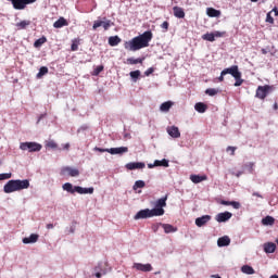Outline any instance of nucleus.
I'll list each match as a JSON object with an SVG mask.
<instances>
[{
  "label": "nucleus",
  "mask_w": 278,
  "mask_h": 278,
  "mask_svg": "<svg viewBox=\"0 0 278 278\" xmlns=\"http://www.w3.org/2000/svg\"><path fill=\"white\" fill-rule=\"evenodd\" d=\"M162 227H163L165 233H175V231H177V228H175L170 224H162Z\"/></svg>",
  "instance_id": "obj_27"
},
{
  "label": "nucleus",
  "mask_w": 278,
  "mask_h": 278,
  "mask_svg": "<svg viewBox=\"0 0 278 278\" xmlns=\"http://www.w3.org/2000/svg\"><path fill=\"white\" fill-rule=\"evenodd\" d=\"M109 45H110V47H118V45H121V37L111 36L109 38Z\"/></svg>",
  "instance_id": "obj_24"
},
{
  "label": "nucleus",
  "mask_w": 278,
  "mask_h": 278,
  "mask_svg": "<svg viewBox=\"0 0 278 278\" xmlns=\"http://www.w3.org/2000/svg\"><path fill=\"white\" fill-rule=\"evenodd\" d=\"M147 165L142 162H130L126 164L127 170H136V169H142Z\"/></svg>",
  "instance_id": "obj_12"
},
{
  "label": "nucleus",
  "mask_w": 278,
  "mask_h": 278,
  "mask_svg": "<svg viewBox=\"0 0 278 278\" xmlns=\"http://www.w3.org/2000/svg\"><path fill=\"white\" fill-rule=\"evenodd\" d=\"M151 40H153V33L151 30H147L131 40L125 41L124 48L126 51H140V49L149 47Z\"/></svg>",
  "instance_id": "obj_1"
},
{
  "label": "nucleus",
  "mask_w": 278,
  "mask_h": 278,
  "mask_svg": "<svg viewBox=\"0 0 278 278\" xmlns=\"http://www.w3.org/2000/svg\"><path fill=\"white\" fill-rule=\"evenodd\" d=\"M101 25H103V21H94L92 29H99V27H101Z\"/></svg>",
  "instance_id": "obj_47"
},
{
  "label": "nucleus",
  "mask_w": 278,
  "mask_h": 278,
  "mask_svg": "<svg viewBox=\"0 0 278 278\" xmlns=\"http://www.w3.org/2000/svg\"><path fill=\"white\" fill-rule=\"evenodd\" d=\"M174 103L172 101L163 102L160 106L161 112H169L173 108Z\"/></svg>",
  "instance_id": "obj_26"
},
{
  "label": "nucleus",
  "mask_w": 278,
  "mask_h": 278,
  "mask_svg": "<svg viewBox=\"0 0 278 278\" xmlns=\"http://www.w3.org/2000/svg\"><path fill=\"white\" fill-rule=\"evenodd\" d=\"M153 216H164V210H161V208L141 210L135 215L134 219L135 220H140V219H144V218H153Z\"/></svg>",
  "instance_id": "obj_4"
},
{
  "label": "nucleus",
  "mask_w": 278,
  "mask_h": 278,
  "mask_svg": "<svg viewBox=\"0 0 278 278\" xmlns=\"http://www.w3.org/2000/svg\"><path fill=\"white\" fill-rule=\"evenodd\" d=\"M231 216H233V214L226 211L224 213H218L215 217V220H217V223H227Z\"/></svg>",
  "instance_id": "obj_10"
},
{
  "label": "nucleus",
  "mask_w": 278,
  "mask_h": 278,
  "mask_svg": "<svg viewBox=\"0 0 278 278\" xmlns=\"http://www.w3.org/2000/svg\"><path fill=\"white\" fill-rule=\"evenodd\" d=\"M63 149H66L68 151V149H71V144L66 143Z\"/></svg>",
  "instance_id": "obj_57"
},
{
  "label": "nucleus",
  "mask_w": 278,
  "mask_h": 278,
  "mask_svg": "<svg viewBox=\"0 0 278 278\" xmlns=\"http://www.w3.org/2000/svg\"><path fill=\"white\" fill-rule=\"evenodd\" d=\"M167 134L172 138H181V132L179 131V128L177 126L167 127Z\"/></svg>",
  "instance_id": "obj_14"
},
{
  "label": "nucleus",
  "mask_w": 278,
  "mask_h": 278,
  "mask_svg": "<svg viewBox=\"0 0 278 278\" xmlns=\"http://www.w3.org/2000/svg\"><path fill=\"white\" fill-rule=\"evenodd\" d=\"M43 117H45V115H40L38 118V123H39V121H42Z\"/></svg>",
  "instance_id": "obj_63"
},
{
  "label": "nucleus",
  "mask_w": 278,
  "mask_h": 278,
  "mask_svg": "<svg viewBox=\"0 0 278 278\" xmlns=\"http://www.w3.org/2000/svg\"><path fill=\"white\" fill-rule=\"evenodd\" d=\"M206 14L207 16H210L211 18H218V16H220V11L216 10L214 8H207L206 9Z\"/></svg>",
  "instance_id": "obj_22"
},
{
  "label": "nucleus",
  "mask_w": 278,
  "mask_h": 278,
  "mask_svg": "<svg viewBox=\"0 0 278 278\" xmlns=\"http://www.w3.org/2000/svg\"><path fill=\"white\" fill-rule=\"evenodd\" d=\"M154 166H164L165 168H168V160L163 159L162 161L156 160L154 161Z\"/></svg>",
  "instance_id": "obj_38"
},
{
  "label": "nucleus",
  "mask_w": 278,
  "mask_h": 278,
  "mask_svg": "<svg viewBox=\"0 0 278 278\" xmlns=\"http://www.w3.org/2000/svg\"><path fill=\"white\" fill-rule=\"evenodd\" d=\"M271 13L268 12L266 15V23H269L270 25H275V18H273V15H270Z\"/></svg>",
  "instance_id": "obj_45"
},
{
  "label": "nucleus",
  "mask_w": 278,
  "mask_h": 278,
  "mask_svg": "<svg viewBox=\"0 0 278 278\" xmlns=\"http://www.w3.org/2000/svg\"><path fill=\"white\" fill-rule=\"evenodd\" d=\"M77 192L78 194H93L94 193V188H83L80 186H75L74 187V193Z\"/></svg>",
  "instance_id": "obj_11"
},
{
  "label": "nucleus",
  "mask_w": 278,
  "mask_h": 278,
  "mask_svg": "<svg viewBox=\"0 0 278 278\" xmlns=\"http://www.w3.org/2000/svg\"><path fill=\"white\" fill-rule=\"evenodd\" d=\"M218 92H220V90L216 88H208L205 90V94H208V97H216Z\"/></svg>",
  "instance_id": "obj_37"
},
{
  "label": "nucleus",
  "mask_w": 278,
  "mask_h": 278,
  "mask_svg": "<svg viewBox=\"0 0 278 278\" xmlns=\"http://www.w3.org/2000/svg\"><path fill=\"white\" fill-rule=\"evenodd\" d=\"M49 73V67L47 66H42L40 67L38 74H37V79H42V77H45V75H47Z\"/></svg>",
  "instance_id": "obj_33"
},
{
  "label": "nucleus",
  "mask_w": 278,
  "mask_h": 278,
  "mask_svg": "<svg viewBox=\"0 0 278 278\" xmlns=\"http://www.w3.org/2000/svg\"><path fill=\"white\" fill-rule=\"evenodd\" d=\"M214 38H225L227 36V31H220V30H215L213 31Z\"/></svg>",
  "instance_id": "obj_40"
},
{
  "label": "nucleus",
  "mask_w": 278,
  "mask_h": 278,
  "mask_svg": "<svg viewBox=\"0 0 278 278\" xmlns=\"http://www.w3.org/2000/svg\"><path fill=\"white\" fill-rule=\"evenodd\" d=\"M269 278H278V275H271Z\"/></svg>",
  "instance_id": "obj_64"
},
{
  "label": "nucleus",
  "mask_w": 278,
  "mask_h": 278,
  "mask_svg": "<svg viewBox=\"0 0 278 278\" xmlns=\"http://www.w3.org/2000/svg\"><path fill=\"white\" fill-rule=\"evenodd\" d=\"M38 238H39V236L37 233H31L29 237H25L23 239V243L24 244H34V243L38 242Z\"/></svg>",
  "instance_id": "obj_18"
},
{
  "label": "nucleus",
  "mask_w": 278,
  "mask_h": 278,
  "mask_svg": "<svg viewBox=\"0 0 278 278\" xmlns=\"http://www.w3.org/2000/svg\"><path fill=\"white\" fill-rule=\"evenodd\" d=\"M218 81H225V75H223V72L220 73V76L218 77Z\"/></svg>",
  "instance_id": "obj_55"
},
{
  "label": "nucleus",
  "mask_w": 278,
  "mask_h": 278,
  "mask_svg": "<svg viewBox=\"0 0 278 278\" xmlns=\"http://www.w3.org/2000/svg\"><path fill=\"white\" fill-rule=\"evenodd\" d=\"M144 186H147L144 180H137L132 187V190H138V188H144Z\"/></svg>",
  "instance_id": "obj_39"
},
{
  "label": "nucleus",
  "mask_w": 278,
  "mask_h": 278,
  "mask_svg": "<svg viewBox=\"0 0 278 278\" xmlns=\"http://www.w3.org/2000/svg\"><path fill=\"white\" fill-rule=\"evenodd\" d=\"M211 278H222L219 275H212Z\"/></svg>",
  "instance_id": "obj_60"
},
{
  "label": "nucleus",
  "mask_w": 278,
  "mask_h": 278,
  "mask_svg": "<svg viewBox=\"0 0 278 278\" xmlns=\"http://www.w3.org/2000/svg\"><path fill=\"white\" fill-rule=\"evenodd\" d=\"M241 271L244 273V275H255V269L249 265H243Z\"/></svg>",
  "instance_id": "obj_29"
},
{
  "label": "nucleus",
  "mask_w": 278,
  "mask_h": 278,
  "mask_svg": "<svg viewBox=\"0 0 278 278\" xmlns=\"http://www.w3.org/2000/svg\"><path fill=\"white\" fill-rule=\"evenodd\" d=\"M262 224L273 226L275 225V217L266 216L265 218L262 219Z\"/></svg>",
  "instance_id": "obj_35"
},
{
  "label": "nucleus",
  "mask_w": 278,
  "mask_h": 278,
  "mask_svg": "<svg viewBox=\"0 0 278 278\" xmlns=\"http://www.w3.org/2000/svg\"><path fill=\"white\" fill-rule=\"evenodd\" d=\"M202 40H206L207 42H214L216 39L214 37V33H206L202 35Z\"/></svg>",
  "instance_id": "obj_34"
},
{
  "label": "nucleus",
  "mask_w": 278,
  "mask_h": 278,
  "mask_svg": "<svg viewBox=\"0 0 278 278\" xmlns=\"http://www.w3.org/2000/svg\"><path fill=\"white\" fill-rule=\"evenodd\" d=\"M190 180L192 181V184H201V181H207V176L206 175H191L190 176Z\"/></svg>",
  "instance_id": "obj_19"
},
{
  "label": "nucleus",
  "mask_w": 278,
  "mask_h": 278,
  "mask_svg": "<svg viewBox=\"0 0 278 278\" xmlns=\"http://www.w3.org/2000/svg\"><path fill=\"white\" fill-rule=\"evenodd\" d=\"M102 25H103L102 26L103 29L105 31H108V29H110L112 27V25H114V24L112 23V21L108 20V21H102Z\"/></svg>",
  "instance_id": "obj_42"
},
{
  "label": "nucleus",
  "mask_w": 278,
  "mask_h": 278,
  "mask_svg": "<svg viewBox=\"0 0 278 278\" xmlns=\"http://www.w3.org/2000/svg\"><path fill=\"white\" fill-rule=\"evenodd\" d=\"M29 25H31V22L24 20L17 24H15V27H17V29H27V27H29Z\"/></svg>",
  "instance_id": "obj_28"
},
{
  "label": "nucleus",
  "mask_w": 278,
  "mask_h": 278,
  "mask_svg": "<svg viewBox=\"0 0 278 278\" xmlns=\"http://www.w3.org/2000/svg\"><path fill=\"white\" fill-rule=\"evenodd\" d=\"M12 3L14 10H25L28 5L36 3L38 0H8Z\"/></svg>",
  "instance_id": "obj_6"
},
{
  "label": "nucleus",
  "mask_w": 278,
  "mask_h": 278,
  "mask_svg": "<svg viewBox=\"0 0 278 278\" xmlns=\"http://www.w3.org/2000/svg\"><path fill=\"white\" fill-rule=\"evenodd\" d=\"M142 62H144V58H142V59L128 58V59L126 60V64H130V65H134V64H142Z\"/></svg>",
  "instance_id": "obj_31"
},
{
  "label": "nucleus",
  "mask_w": 278,
  "mask_h": 278,
  "mask_svg": "<svg viewBox=\"0 0 278 278\" xmlns=\"http://www.w3.org/2000/svg\"><path fill=\"white\" fill-rule=\"evenodd\" d=\"M230 205H231L235 210H240V207H241L240 202H236V201H231Z\"/></svg>",
  "instance_id": "obj_49"
},
{
  "label": "nucleus",
  "mask_w": 278,
  "mask_h": 278,
  "mask_svg": "<svg viewBox=\"0 0 278 278\" xmlns=\"http://www.w3.org/2000/svg\"><path fill=\"white\" fill-rule=\"evenodd\" d=\"M132 268H135L136 270H140L141 273H151V270H153V266H151V264H142V263H135L132 265Z\"/></svg>",
  "instance_id": "obj_9"
},
{
  "label": "nucleus",
  "mask_w": 278,
  "mask_h": 278,
  "mask_svg": "<svg viewBox=\"0 0 278 278\" xmlns=\"http://www.w3.org/2000/svg\"><path fill=\"white\" fill-rule=\"evenodd\" d=\"M273 87H270V85H265V86H258L256 89V99H261L262 101H264V99H266V97H268V92H270Z\"/></svg>",
  "instance_id": "obj_7"
},
{
  "label": "nucleus",
  "mask_w": 278,
  "mask_h": 278,
  "mask_svg": "<svg viewBox=\"0 0 278 278\" xmlns=\"http://www.w3.org/2000/svg\"><path fill=\"white\" fill-rule=\"evenodd\" d=\"M276 250H277V244L273 242H267L264 244L265 253H275Z\"/></svg>",
  "instance_id": "obj_23"
},
{
  "label": "nucleus",
  "mask_w": 278,
  "mask_h": 278,
  "mask_svg": "<svg viewBox=\"0 0 278 278\" xmlns=\"http://www.w3.org/2000/svg\"><path fill=\"white\" fill-rule=\"evenodd\" d=\"M173 12L176 18H186V12L181 9V7H174Z\"/></svg>",
  "instance_id": "obj_20"
},
{
  "label": "nucleus",
  "mask_w": 278,
  "mask_h": 278,
  "mask_svg": "<svg viewBox=\"0 0 278 278\" xmlns=\"http://www.w3.org/2000/svg\"><path fill=\"white\" fill-rule=\"evenodd\" d=\"M231 244V239L228 236H224L217 240L218 247H229Z\"/></svg>",
  "instance_id": "obj_21"
},
{
  "label": "nucleus",
  "mask_w": 278,
  "mask_h": 278,
  "mask_svg": "<svg viewBox=\"0 0 278 278\" xmlns=\"http://www.w3.org/2000/svg\"><path fill=\"white\" fill-rule=\"evenodd\" d=\"M211 220H212V216L204 215V216L198 217L195 219V225H197V227H203V226L207 225V223H210Z\"/></svg>",
  "instance_id": "obj_13"
},
{
  "label": "nucleus",
  "mask_w": 278,
  "mask_h": 278,
  "mask_svg": "<svg viewBox=\"0 0 278 278\" xmlns=\"http://www.w3.org/2000/svg\"><path fill=\"white\" fill-rule=\"evenodd\" d=\"M128 151H129V148H127V147L109 149V153H111V155H121L123 153H127Z\"/></svg>",
  "instance_id": "obj_15"
},
{
  "label": "nucleus",
  "mask_w": 278,
  "mask_h": 278,
  "mask_svg": "<svg viewBox=\"0 0 278 278\" xmlns=\"http://www.w3.org/2000/svg\"><path fill=\"white\" fill-rule=\"evenodd\" d=\"M55 29H62V27H68V21L64 17H60L56 22L53 23Z\"/></svg>",
  "instance_id": "obj_17"
},
{
  "label": "nucleus",
  "mask_w": 278,
  "mask_h": 278,
  "mask_svg": "<svg viewBox=\"0 0 278 278\" xmlns=\"http://www.w3.org/2000/svg\"><path fill=\"white\" fill-rule=\"evenodd\" d=\"M222 75H231L235 78V87L238 88L244 84L242 79V72L238 68V65H232L222 71Z\"/></svg>",
  "instance_id": "obj_3"
},
{
  "label": "nucleus",
  "mask_w": 278,
  "mask_h": 278,
  "mask_svg": "<svg viewBox=\"0 0 278 278\" xmlns=\"http://www.w3.org/2000/svg\"><path fill=\"white\" fill-rule=\"evenodd\" d=\"M194 110L197 112H199L200 114H203L207 110V105H205V103H203V102H198L194 105Z\"/></svg>",
  "instance_id": "obj_25"
},
{
  "label": "nucleus",
  "mask_w": 278,
  "mask_h": 278,
  "mask_svg": "<svg viewBox=\"0 0 278 278\" xmlns=\"http://www.w3.org/2000/svg\"><path fill=\"white\" fill-rule=\"evenodd\" d=\"M20 149L21 151H29V153H36L38 151H42V144L38 142L26 141L20 144Z\"/></svg>",
  "instance_id": "obj_5"
},
{
  "label": "nucleus",
  "mask_w": 278,
  "mask_h": 278,
  "mask_svg": "<svg viewBox=\"0 0 278 278\" xmlns=\"http://www.w3.org/2000/svg\"><path fill=\"white\" fill-rule=\"evenodd\" d=\"M45 42H47V37H45V36H42L41 38L37 39V40L34 42L35 49H40V47L43 46Z\"/></svg>",
  "instance_id": "obj_32"
},
{
  "label": "nucleus",
  "mask_w": 278,
  "mask_h": 278,
  "mask_svg": "<svg viewBox=\"0 0 278 278\" xmlns=\"http://www.w3.org/2000/svg\"><path fill=\"white\" fill-rule=\"evenodd\" d=\"M79 38H75L72 40V46H71V49L72 51H79Z\"/></svg>",
  "instance_id": "obj_36"
},
{
  "label": "nucleus",
  "mask_w": 278,
  "mask_h": 278,
  "mask_svg": "<svg viewBox=\"0 0 278 278\" xmlns=\"http://www.w3.org/2000/svg\"><path fill=\"white\" fill-rule=\"evenodd\" d=\"M63 190H65V192H70L71 194H75V187H73V184L71 182H65L63 185Z\"/></svg>",
  "instance_id": "obj_30"
},
{
  "label": "nucleus",
  "mask_w": 278,
  "mask_h": 278,
  "mask_svg": "<svg viewBox=\"0 0 278 278\" xmlns=\"http://www.w3.org/2000/svg\"><path fill=\"white\" fill-rule=\"evenodd\" d=\"M61 175H68V177H79V169L65 166L61 169Z\"/></svg>",
  "instance_id": "obj_8"
},
{
  "label": "nucleus",
  "mask_w": 278,
  "mask_h": 278,
  "mask_svg": "<svg viewBox=\"0 0 278 278\" xmlns=\"http://www.w3.org/2000/svg\"><path fill=\"white\" fill-rule=\"evenodd\" d=\"M236 147H231V146H229L227 149H226V151H230L231 153H230V155H236Z\"/></svg>",
  "instance_id": "obj_51"
},
{
  "label": "nucleus",
  "mask_w": 278,
  "mask_h": 278,
  "mask_svg": "<svg viewBox=\"0 0 278 278\" xmlns=\"http://www.w3.org/2000/svg\"><path fill=\"white\" fill-rule=\"evenodd\" d=\"M155 164H148V168H153Z\"/></svg>",
  "instance_id": "obj_61"
},
{
  "label": "nucleus",
  "mask_w": 278,
  "mask_h": 278,
  "mask_svg": "<svg viewBox=\"0 0 278 278\" xmlns=\"http://www.w3.org/2000/svg\"><path fill=\"white\" fill-rule=\"evenodd\" d=\"M12 178V174L11 173H7V174H0V181H3L5 179H11Z\"/></svg>",
  "instance_id": "obj_46"
},
{
  "label": "nucleus",
  "mask_w": 278,
  "mask_h": 278,
  "mask_svg": "<svg viewBox=\"0 0 278 278\" xmlns=\"http://www.w3.org/2000/svg\"><path fill=\"white\" fill-rule=\"evenodd\" d=\"M130 77L134 79V81H138V78L140 77V70L130 72Z\"/></svg>",
  "instance_id": "obj_41"
},
{
  "label": "nucleus",
  "mask_w": 278,
  "mask_h": 278,
  "mask_svg": "<svg viewBox=\"0 0 278 278\" xmlns=\"http://www.w3.org/2000/svg\"><path fill=\"white\" fill-rule=\"evenodd\" d=\"M166 201H168V195H165L164 198L159 199L155 202V207L152 210H164V207H166Z\"/></svg>",
  "instance_id": "obj_16"
},
{
  "label": "nucleus",
  "mask_w": 278,
  "mask_h": 278,
  "mask_svg": "<svg viewBox=\"0 0 278 278\" xmlns=\"http://www.w3.org/2000/svg\"><path fill=\"white\" fill-rule=\"evenodd\" d=\"M274 110H275V111L278 110V104H277V102L274 103Z\"/></svg>",
  "instance_id": "obj_59"
},
{
  "label": "nucleus",
  "mask_w": 278,
  "mask_h": 278,
  "mask_svg": "<svg viewBox=\"0 0 278 278\" xmlns=\"http://www.w3.org/2000/svg\"><path fill=\"white\" fill-rule=\"evenodd\" d=\"M97 278H101V273H96Z\"/></svg>",
  "instance_id": "obj_62"
},
{
  "label": "nucleus",
  "mask_w": 278,
  "mask_h": 278,
  "mask_svg": "<svg viewBox=\"0 0 278 278\" xmlns=\"http://www.w3.org/2000/svg\"><path fill=\"white\" fill-rule=\"evenodd\" d=\"M220 205H231V201L222 200Z\"/></svg>",
  "instance_id": "obj_53"
},
{
  "label": "nucleus",
  "mask_w": 278,
  "mask_h": 278,
  "mask_svg": "<svg viewBox=\"0 0 278 278\" xmlns=\"http://www.w3.org/2000/svg\"><path fill=\"white\" fill-rule=\"evenodd\" d=\"M94 151H99V153H110V149H103L99 147H96Z\"/></svg>",
  "instance_id": "obj_48"
},
{
  "label": "nucleus",
  "mask_w": 278,
  "mask_h": 278,
  "mask_svg": "<svg viewBox=\"0 0 278 278\" xmlns=\"http://www.w3.org/2000/svg\"><path fill=\"white\" fill-rule=\"evenodd\" d=\"M154 71H155V70H154L153 67L148 68V70L144 72L146 77H149V75H153Z\"/></svg>",
  "instance_id": "obj_52"
},
{
  "label": "nucleus",
  "mask_w": 278,
  "mask_h": 278,
  "mask_svg": "<svg viewBox=\"0 0 278 278\" xmlns=\"http://www.w3.org/2000/svg\"><path fill=\"white\" fill-rule=\"evenodd\" d=\"M47 229H53V224H48Z\"/></svg>",
  "instance_id": "obj_58"
},
{
  "label": "nucleus",
  "mask_w": 278,
  "mask_h": 278,
  "mask_svg": "<svg viewBox=\"0 0 278 278\" xmlns=\"http://www.w3.org/2000/svg\"><path fill=\"white\" fill-rule=\"evenodd\" d=\"M252 197H257L258 199H264V197H262V194H260V192H253Z\"/></svg>",
  "instance_id": "obj_54"
},
{
  "label": "nucleus",
  "mask_w": 278,
  "mask_h": 278,
  "mask_svg": "<svg viewBox=\"0 0 278 278\" xmlns=\"http://www.w3.org/2000/svg\"><path fill=\"white\" fill-rule=\"evenodd\" d=\"M103 68H104L103 65L97 66V67L93 70L92 75H94V76L97 77L99 74L103 73Z\"/></svg>",
  "instance_id": "obj_44"
},
{
  "label": "nucleus",
  "mask_w": 278,
  "mask_h": 278,
  "mask_svg": "<svg viewBox=\"0 0 278 278\" xmlns=\"http://www.w3.org/2000/svg\"><path fill=\"white\" fill-rule=\"evenodd\" d=\"M46 147L47 149H58V143H55V141L53 140H50V141H47Z\"/></svg>",
  "instance_id": "obj_43"
},
{
  "label": "nucleus",
  "mask_w": 278,
  "mask_h": 278,
  "mask_svg": "<svg viewBox=\"0 0 278 278\" xmlns=\"http://www.w3.org/2000/svg\"><path fill=\"white\" fill-rule=\"evenodd\" d=\"M27 188H29V180L17 179V180H9L4 185L3 190L5 194H12V192H18V190H27Z\"/></svg>",
  "instance_id": "obj_2"
},
{
  "label": "nucleus",
  "mask_w": 278,
  "mask_h": 278,
  "mask_svg": "<svg viewBox=\"0 0 278 278\" xmlns=\"http://www.w3.org/2000/svg\"><path fill=\"white\" fill-rule=\"evenodd\" d=\"M273 12L275 13V16H278V10H277V8H274V9L270 11L271 14H273Z\"/></svg>",
  "instance_id": "obj_56"
},
{
  "label": "nucleus",
  "mask_w": 278,
  "mask_h": 278,
  "mask_svg": "<svg viewBox=\"0 0 278 278\" xmlns=\"http://www.w3.org/2000/svg\"><path fill=\"white\" fill-rule=\"evenodd\" d=\"M161 27H162V29H164L165 31H168V27H169L168 22H167V21L163 22V23L161 24Z\"/></svg>",
  "instance_id": "obj_50"
}]
</instances>
